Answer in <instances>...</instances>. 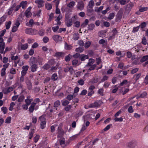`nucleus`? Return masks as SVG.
<instances>
[{"label":"nucleus","mask_w":148,"mask_h":148,"mask_svg":"<svg viewBox=\"0 0 148 148\" xmlns=\"http://www.w3.org/2000/svg\"><path fill=\"white\" fill-rule=\"evenodd\" d=\"M5 46H4V45H3L0 46V53H3V51L5 49Z\"/></svg>","instance_id":"obj_58"},{"label":"nucleus","mask_w":148,"mask_h":148,"mask_svg":"<svg viewBox=\"0 0 148 148\" xmlns=\"http://www.w3.org/2000/svg\"><path fill=\"white\" fill-rule=\"evenodd\" d=\"M46 8L48 10H50L52 8V6L51 4L48 3V4L45 5Z\"/></svg>","instance_id":"obj_52"},{"label":"nucleus","mask_w":148,"mask_h":148,"mask_svg":"<svg viewBox=\"0 0 148 148\" xmlns=\"http://www.w3.org/2000/svg\"><path fill=\"white\" fill-rule=\"evenodd\" d=\"M78 82L79 84L81 86L83 85L84 83V81L83 79H80L78 81Z\"/></svg>","instance_id":"obj_64"},{"label":"nucleus","mask_w":148,"mask_h":148,"mask_svg":"<svg viewBox=\"0 0 148 148\" xmlns=\"http://www.w3.org/2000/svg\"><path fill=\"white\" fill-rule=\"evenodd\" d=\"M46 124V121H41L40 123V127L41 128L43 129L45 128V125Z\"/></svg>","instance_id":"obj_40"},{"label":"nucleus","mask_w":148,"mask_h":148,"mask_svg":"<svg viewBox=\"0 0 148 148\" xmlns=\"http://www.w3.org/2000/svg\"><path fill=\"white\" fill-rule=\"evenodd\" d=\"M75 3L74 1H71L69 3L67 4V6L69 8H71L72 7L74 6L75 5Z\"/></svg>","instance_id":"obj_29"},{"label":"nucleus","mask_w":148,"mask_h":148,"mask_svg":"<svg viewBox=\"0 0 148 148\" xmlns=\"http://www.w3.org/2000/svg\"><path fill=\"white\" fill-rule=\"evenodd\" d=\"M79 34L78 32L75 33L73 34V39L75 40H78L79 38Z\"/></svg>","instance_id":"obj_19"},{"label":"nucleus","mask_w":148,"mask_h":148,"mask_svg":"<svg viewBox=\"0 0 148 148\" xmlns=\"http://www.w3.org/2000/svg\"><path fill=\"white\" fill-rule=\"evenodd\" d=\"M11 117L9 116L5 120V123H11Z\"/></svg>","instance_id":"obj_57"},{"label":"nucleus","mask_w":148,"mask_h":148,"mask_svg":"<svg viewBox=\"0 0 148 148\" xmlns=\"http://www.w3.org/2000/svg\"><path fill=\"white\" fill-rule=\"evenodd\" d=\"M6 68H3L1 70V75L2 77L4 76L5 74Z\"/></svg>","instance_id":"obj_38"},{"label":"nucleus","mask_w":148,"mask_h":148,"mask_svg":"<svg viewBox=\"0 0 148 148\" xmlns=\"http://www.w3.org/2000/svg\"><path fill=\"white\" fill-rule=\"evenodd\" d=\"M140 26L139 25L137 27H134L133 28L132 32L133 33H135V32H137L138 31V30L139 29V28H140Z\"/></svg>","instance_id":"obj_47"},{"label":"nucleus","mask_w":148,"mask_h":148,"mask_svg":"<svg viewBox=\"0 0 148 148\" xmlns=\"http://www.w3.org/2000/svg\"><path fill=\"white\" fill-rule=\"evenodd\" d=\"M148 60V55L143 56L140 59V61L141 62H143Z\"/></svg>","instance_id":"obj_22"},{"label":"nucleus","mask_w":148,"mask_h":148,"mask_svg":"<svg viewBox=\"0 0 148 148\" xmlns=\"http://www.w3.org/2000/svg\"><path fill=\"white\" fill-rule=\"evenodd\" d=\"M37 68V65L35 64H32L30 67L31 70L32 72L36 71Z\"/></svg>","instance_id":"obj_9"},{"label":"nucleus","mask_w":148,"mask_h":148,"mask_svg":"<svg viewBox=\"0 0 148 148\" xmlns=\"http://www.w3.org/2000/svg\"><path fill=\"white\" fill-rule=\"evenodd\" d=\"M28 44L27 43H26L22 45L21 48L22 50H25L28 48Z\"/></svg>","instance_id":"obj_32"},{"label":"nucleus","mask_w":148,"mask_h":148,"mask_svg":"<svg viewBox=\"0 0 148 148\" xmlns=\"http://www.w3.org/2000/svg\"><path fill=\"white\" fill-rule=\"evenodd\" d=\"M147 95V93L145 92H144L142 93L139 96V97L142 98H144Z\"/></svg>","instance_id":"obj_51"},{"label":"nucleus","mask_w":148,"mask_h":148,"mask_svg":"<svg viewBox=\"0 0 148 148\" xmlns=\"http://www.w3.org/2000/svg\"><path fill=\"white\" fill-rule=\"evenodd\" d=\"M89 22L88 20L87 19H86L85 20L84 22L82 23L81 25V27H85L86 26V25H88Z\"/></svg>","instance_id":"obj_17"},{"label":"nucleus","mask_w":148,"mask_h":148,"mask_svg":"<svg viewBox=\"0 0 148 148\" xmlns=\"http://www.w3.org/2000/svg\"><path fill=\"white\" fill-rule=\"evenodd\" d=\"M25 33L27 34L33 35L34 34V30L32 28L26 29L25 30Z\"/></svg>","instance_id":"obj_7"},{"label":"nucleus","mask_w":148,"mask_h":148,"mask_svg":"<svg viewBox=\"0 0 148 148\" xmlns=\"http://www.w3.org/2000/svg\"><path fill=\"white\" fill-rule=\"evenodd\" d=\"M1 110L3 112L4 114H5L7 113L8 111L7 108L5 107H3L1 108Z\"/></svg>","instance_id":"obj_44"},{"label":"nucleus","mask_w":148,"mask_h":148,"mask_svg":"<svg viewBox=\"0 0 148 148\" xmlns=\"http://www.w3.org/2000/svg\"><path fill=\"white\" fill-rule=\"evenodd\" d=\"M84 7V4L82 1L79 3L77 5V8L81 10L83 9Z\"/></svg>","instance_id":"obj_11"},{"label":"nucleus","mask_w":148,"mask_h":148,"mask_svg":"<svg viewBox=\"0 0 148 148\" xmlns=\"http://www.w3.org/2000/svg\"><path fill=\"white\" fill-rule=\"evenodd\" d=\"M93 60H94L92 59H90L89 60V62L86 65V66L88 67L90 66H92L94 62L92 61Z\"/></svg>","instance_id":"obj_14"},{"label":"nucleus","mask_w":148,"mask_h":148,"mask_svg":"<svg viewBox=\"0 0 148 148\" xmlns=\"http://www.w3.org/2000/svg\"><path fill=\"white\" fill-rule=\"evenodd\" d=\"M94 5V2L93 0H91L89 2L88 4L89 7L90 8H92L93 6Z\"/></svg>","instance_id":"obj_37"},{"label":"nucleus","mask_w":148,"mask_h":148,"mask_svg":"<svg viewBox=\"0 0 148 148\" xmlns=\"http://www.w3.org/2000/svg\"><path fill=\"white\" fill-rule=\"evenodd\" d=\"M133 6V4L132 3L128 4L126 7V10L128 12H130Z\"/></svg>","instance_id":"obj_12"},{"label":"nucleus","mask_w":148,"mask_h":148,"mask_svg":"<svg viewBox=\"0 0 148 148\" xmlns=\"http://www.w3.org/2000/svg\"><path fill=\"white\" fill-rule=\"evenodd\" d=\"M77 17L75 16H74L73 17L71 18H70L68 20H67L66 21H68L70 23H72V21L73 20V21H75V20H74V19H76Z\"/></svg>","instance_id":"obj_36"},{"label":"nucleus","mask_w":148,"mask_h":148,"mask_svg":"<svg viewBox=\"0 0 148 148\" xmlns=\"http://www.w3.org/2000/svg\"><path fill=\"white\" fill-rule=\"evenodd\" d=\"M83 112L80 111L77 112L75 113V117L77 118L79 117L83 114Z\"/></svg>","instance_id":"obj_21"},{"label":"nucleus","mask_w":148,"mask_h":148,"mask_svg":"<svg viewBox=\"0 0 148 148\" xmlns=\"http://www.w3.org/2000/svg\"><path fill=\"white\" fill-rule=\"evenodd\" d=\"M27 3V2L26 1H22L20 3L19 5L21 7H22V8L23 9H24Z\"/></svg>","instance_id":"obj_15"},{"label":"nucleus","mask_w":148,"mask_h":148,"mask_svg":"<svg viewBox=\"0 0 148 148\" xmlns=\"http://www.w3.org/2000/svg\"><path fill=\"white\" fill-rule=\"evenodd\" d=\"M91 44V43L90 41H88L86 42L85 45V48H88L90 45Z\"/></svg>","instance_id":"obj_61"},{"label":"nucleus","mask_w":148,"mask_h":148,"mask_svg":"<svg viewBox=\"0 0 148 148\" xmlns=\"http://www.w3.org/2000/svg\"><path fill=\"white\" fill-rule=\"evenodd\" d=\"M123 12V9H120L116 15V21H118L119 20H121L122 17Z\"/></svg>","instance_id":"obj_2"},{"label":"nucleus","mask_w":148,"mask_h":148,"mask_svg":"<svg viewBox=\"0 0 148 148\" xmlns=\"http://www.w3.org/2000/svg\"><path fill=\"white\" fill-rule=\"evenodd\" d=\"M62 140H59L60 141V145H62L65 144V139L64 138H62Z\"/></svg>","instance_id":"obj_60"},{"label":"nucleus","mask_w":148,"mask_h":148,"mask_svg":"<svg viewBox=\"0 0 148 148\" xmlns=\"http://www.w3.org/2000/svg\"><path fill=\"white\" fill-rule=\"evenodd\" d=\"M62 105L63 106H65L68 105V104L69 103V102L67 100H65L64 101H62Z\"/></svg>","instance_id":"obj_41"},{"label":"nucleus","mask_w":148,"mask_h":148,"mask_svg":"<svg viewBox=\"0 0 148 148\" xmlns=\"http://www.w3.org/2000/svg\"><path fill=\"white\" fill-rule=\"evenodd\" d=\"M72 108V106L71 105H68L65 107L64 108V110L66 112L69 111L70 110V109Z\"/></svg>","instance_id":"obj_30"},{"label":"nucleus","mask_w":148,"mask_h":148,"mask_svg":"<svg viewBox=\"0 0 148 148\" xmlns=\"http://www.w3.org/2000/svg\"><path fill=\"white\" fill-rule=\"evenodd\" d=\"M65 48L66 50H70L71 49V46L70 45H68L66 42H65Z\"/></svg>","instance_id":"obj_42"},{"label":"nucleus","mask_w":148,"mask_h":148,"mask_svg":"<svg viewBox=\"0 0 148 148\" xmlns=\"http://www.w3.org/2000/svg\"><path fill=\"white\" fill-rule=\"evenodd\" d=\"M58 78V77L56 73H54L51 76L52 80L55 81L57 80Z\"/></svg>","instance_id":"obj_25"},{"label":"nucleus","mask_w":148,"mask_h":148,"mask_svg":"<svg viewBox=\"0 0 148 148\" xmlns=\"http://www.w3.org/2000/svg\"><path fill=\"white\" fill-rule=\"evenodd\" d=\"M97 65L96 64H94L92 66H90V68L88 69V71H92L95 69V68L96 67Z\"/></svg>","instance_id":"obj_34"},{"label":"nucleus","mask_w":148,"mask_h":148,"mask_svg":"<svg viewBox=\"0 0 148 148\" xmlns=\"http://www.w3.org/2000/svg\"><path fill=\"white\" fill-rule=\"evenodd\" d=\"M114 120H115V121L121 122L123 121V119L121 117L120 118H118L116 117L114 118Z\"/></svg>","instance_id":"obj_63"},{"label":"nucleus","mask_w":148,"mask_h":148,"mask_svg":"<svg viewBox=\"0 0 148 148\" xmlns=\"http://www.w3.org/2000/svg\"><path fill=\"white\" fill-rule=\"evenodd\" d=\"M148 9L147 7H141L139 9V11L141 12H143L147 11Z\"/></svg>","instance_id":"obj_45"},{"label":"nucleus","mask_w":148,"mask_h":148,"mask_svg":"<svg viewBox=\"0 0 148 148\" xmlns=\"http://www.w3.org/2000/svg\"><path fill=\"white\" fill-rule=\"evenodd\" d=\"M103 88H100L98 90V93L99 94H100L102 96L103 95Z\"/></svg>","instance_id":"obj_53"},{"label":"nucleus","mask_w":148,"mask_h":148,"mask_svg":"<svg viewBox=\"0 0 148 148\" xmlns=\"http://www.w3.org/2000/svg\"><path fill=\"white\" fill-rule=\"evenodd\" d=\"M53 17V13H51L49 16V18L48 21H51L52 20Z\"/></svg>","instance_id":"obj_62"},{"label":"nucleus","mask_w":148,"mask_h":148,"mask_svg":"<svg viewBox=\"0 0 148 148\" xmlns=\"http://www.w3.org/2000/svg\"><path fill=\"white\" fill-rule=\"evenodd\" d=\"M81 63V62H80L79 63H78V60L75 59L72 61V64L74 67H76V66L80 65Z\"/></svg>","instance_id":"obj_8"},{"label":"nucleus","mask_w":148,"mask_h":148,"mask_svg":"<svg viewBox=\"0 0 148 148\" xmlns=\"http://www.w3.org/2000/svg\"><path fill=\"white\" fill-rule=\"evenodd\" d=\"M95 27V25L94 24L91 23L88 25V30H92Z\"/></svg>","instance_id":"obj_24"},{"label":"nucleus","mask_w":148,"mask_h":148,"mask_svg":"<svg viewBox=\"0 0 148 148\" xmlns=\"http://www.w3.org/2000/svg\"><path fill=\"white\" fill-rule=\"evenodd\" d=\"M29 66L27 65L23 66L22 68L23 70L21 72V74L23 75H25L27 73V71L28 70Z\"/></svg>","instance_id":"obj_3"},{"label":"nucleus","mask_w":148,"mask_h":148,"mask_svg":"<svg viewBox=\"0 0 148 148\" xmlns=\"http://www.w3.org/2000/svg\"><path fill=\"white\" fill-rule=\"evenodd\" d=\"M82 61H84L86 59L88 58V55H85L84 54L81 55V56L79 58Z\"/></svg>","instance_id":"obj_13"},{"label":"nucleus","mask_w":148,"mask_h":148,"mask_svg":"<svg viewBox=\"0 0 148 148\" xmlns=\"http://www.w3.org/2000/svg\"><path fill=\"white\" fill-rule=\"evenodd\" d=\"M128 111L130 113H132L134 112V110L133 109L132 107V106H130L128 109Z\"/></svg>","instance_id":"obj_59"},{"label":"nucleus","mask_w":148,"mask_h":148,"mask_svg":"<svg viewBox=\"0 0 148 148\" xmlns=\"http://www.w3.org/2000/svg\"><path fill=\"white\" fill-rule=\"evenodd\" d=\"M112 125V124H110L108 125L106 127H105L103 130V131L105 132L107 131L108 130H109L111 126Z\"/></svg>","instance_id":"obj_50"},{"label":"nucleus","mask_w":148,"mask_h":148,"mask_svg":"<svg viewBox=\"0 0 148 148\" xmlns=\"http://www.w3.org/2000/svg\"><path fill=\"white\" fill-rule=\"evenodd\" d=\"M48 63L49 64V65H54L56 63V62L54 59H52L50 60L48 62Z\"/></svg>","instance_id":"obj_23"},{"label":"nucleus","mask_w":148,"mask_h":148,"mask_svg":"<svg viewBox=\"0 0 148 148\" xmlns=\"http://www.w3.org/2000/svg\"><path fill=\"white\" fill-rule=\"evenodd\" d=\"M25 83L27 84V88L28 90H30L32 89V84L30 81L27 79Z\"/></svg>","instance_id":"obj_5"},{"label":"nucleus","mask_w":148,"mask_h":148,"mask_svg":"<svg viewBox=\"0 0 148 148\" xmlns=\"http://www.w3.org/2000/svg\"><path fill=\"white\" fill-rule=\"evenodd\" d=\"M73 95L74 94H73V95L71 94L67 96L66 99L69 101H70L71 99H73Z\"/></svg>","instance_id":"obj_33"},{"label":"nucleus","mask_w":148,"mask_h":148,"mask_svg":"<svg viewBox=\"0 0 148 148\" xmlns=\"http://www.w3.org/2000/svg\"><path fill=\"white\" fill-rule=\"evenodd\" d=\"M13 90V88L12 87H9L6 90V91L4 92V94H7L8 93L10 92Z\"/></svg>","instance_id":"obj_55"},{"label":"nucleus","mask_w":148,"mask_h":148,"mask_svg":"<svg viewBox=\"0 0 148 148\" xmlns=\"http://www.w3.org/2000/svg\"><path fill=\"white\" fill-rule=\"evenodd\" d=\"M146 25H147L146 22H144L141 23L140 24V26L141 28L143 29L144 28H145L146 26Z\"/></svg>","instance_id":"obj_54"},{"label":"nucleus","mask_w":148,"mask_h":148,"mask_svg":"<svg viewBox=\"0 0 148 148\" xmlns=\"http://www.w3.org/2000/svg\"><path fill=\"white\" fill-rule=\"evenodd\" d=\"M81 56V54L78 53H77L75 54H74L73 56L75 59H77L78 58H79Z\"/></svg>","instance_id":"obj_39"},{"label":"nucleus","mask_w":148,"mask_h":148,"mask_svg":"<svg viewBox=\"0 0 148 148\" xmlns=\"http://www.w3.org/2000/svg\"><path fill=\"white\" fill-rule=\"evenodd\" d=\"M62 125L60 124L58 128V135L57 136V138H64V132L62 128Z\"/></svg>","instance_id":"obj_1"},{"label":"nucleus","mask_w":148,"mask_h":148,"mask_svg":"<svg viewBox=\"0 0 148 148\" xmlns=\"http://www.w3.org/2000/svg\"><path fill=\"white\" fill-rule=\"evenodd\" d=\"M34 129H31V132H29V139H31L32 138L33 134L34 133Z\"/></svg>","instance_id":"obj_28"},{"label":"nucleus","mask_w":148,"mask_h":148,"mask_svg":"<svg viewBox=\"0 0 148 148\" xmlns=\"http://www.w3.org/2000/svg\"><path fill=\"white\" fill-rule=\"evenodd\" d=\"M51 66L48 63L45 64L43 66L42 68L44 69L47 70Z\"/></svg>","instance_id":"obj_26"},{"label":"nucleus","mask_w":148,"mask_h":148,"mask_svg":"<svg viewBox=\"0 0 148 148\" xmlns=\"http://www.w3.org/2000/svg\"><path fill=\"white\" fill-rule=\"evenodd\" d=\"M60 102L58 100L55 102L54 103V107H58L60 104Z\"/></svg>","instance_id":"obj_56"},{"label":"nucleus","mask_w":148,"mask_h":148,"mask_svg":"<svg viewBox=\"0 0 148 148\" xmlns=\"http://www.w3.org/2000/svg\"><path fill=\"white\" fill-rule=\"evenodd\" d=\"M115 14L114 13H111L109 14L108 18L110 20L113 19L114 17Z\"/></svg>","instance_id":"obj_31"},{"label":"nucleus","mask_w":148,"mask_h":148,"mask_svg":"<svg viewBox=\"0 0 148 148\" xmlns=\"http://www.w3.org/2000/svg\"><path fill=\"white\" fill-rule=\"evenodd\" d=\"M42 60L43 59L42 58L39 57L38 58L37 60H36V61L38 62L40 65H42Z\"/></svg>","instance_id":"obj_46"},{"label":"nucleus","mask_w":148,"mask_h":148,"mask_svg":"<svg viewBox=\"0 0 148 148\" xmlns=\"http://www.w3.org/2000/svg\"><path fill=\"white\" fill-rule=\"evenodd\" d=\"M25 97L23 95L20 96L18 99V101L19 102H22L24 99Z\"/></svg>","instance_id":"obj_43"},{"label":"nucleus","mask_w":148,"mask_h":148,"mask_svg":"<svg viewBox=\"0 0 148 148\" xmlns=\"http://www.w3.org/2000/svg\"><path fill=\"white\" fill-rule=\"evenodd\" d=\"M84 48L83 47H79L75 49V51L81 53L84 50Z\"/></svg>","instance_id":"obj_20"},{"label":"nucleus","mask_w":148,"mask_h":148,"mask_svg":"<svg viewBox=\"0 0 148 148\" xmlns=\"http://www.w3.org/2000/svg\"><path fill=\"white\" fill-rule=\"evenodd\" d=\"M11 22V21H9L8 22H6L5 23L6 28L7 29H9L10 26Z\"/></svg>","instance_id":"obj_27"},{"label":"nucleus","mask_w":148,"mask_h":148,"mask_svg":"<svg viewBox=\"0 0 148 148\" xmlns=\"http://www.w3.org/2000/svg\"><path fill=\"white\" fill-rule=\"evenodd\" d=\"M141 75V73H140L138 74L137 75L135 74L134 75V76L136 75V77L134 79V80H135V82L134 83V84H135V83L136 82L138 79Z\"/></svg>","instance_id":"obj_48"},{"label":"nucleus","mask_w":148,"mask_h":148,"mask_svg":"<svg viewBox=\"0 0 148 148\" xmlns=\"http://www.w3.org/2000/svg\"><path fill=\"white\" fill-rule=\"evenodd\" d=\"M65 53L63 52H56L55 54V56L57 58L64 57Z\"/></svg>","instance_id":"obj_6"},{"label":"nucleus","mask_w":148,"mask_h":148,"mask_svg":"<svg viewBox=\"0 0 148 148\" xmlns=\"http://www.w3.org/2000/svg\"><path fill=\"white\" fill-rule=\"evenodd\" d=\"M35 2L36 3H38L39 5H40V6H38V7L39 8L42 7L44 6V5H42V4L44 3V1L43 0H36L35 1Z\"/></svg>","instance_id":"obj_10"},{"label":"nucleus","mask_w":148,"mask_h":148,"mask_svg":"<svg viewBox=\"0 0 148 148\" xmlns=\"http://www.w3.org/2000/svg\"><path fill=\"white\" fill-rule=\"evenodd\" d=\"M53 38L56 42L60 41L62 39L61 36L58 35H54L53 36Z\"/></svg>","instance_id":"obj_4"},{"label":"nucleus","mask_w":148,"mask_h":148,"mask_svg":"<svg viewBox=\"0 0 148 148\" xmlns=\"http://www.w3.org/2000/svg\"><path fill=\"white\" fill-rule=\"evenodd\" d=\"M71 56L70 54H69L68 55L66 56L65 57V60L66 62H69L70 60H71Z\"/></svg>","instance_id":"obj_49"},{"label":"nucleus","mask_w":148,"mask_h":148,"mask_svg":"<svg viewBox=\"0 0 148 148\" xmlns=\"http://www.w3.org/2000/svg\"><path fill=\"white\" fill-rule=\"evenodd\" d=\"M98 81V79L97 78H94L92 79L90 81L89 83L90 84H94L95 83L97 82Z\"/></svg>","instance_id":"obj_18"},{"label":"nucleus","mask_w":148,"mask_h":148,"mask_svg":"<svg viewBox=\"0 0 148 148\" xmlns=\"http://www.w3.org/2000/svg\"><path fill=\"white\" fill-rule=\"evenodd\" d=\"M112 32L113 33L112 35V36H115V35H116L117 33H118V31L116 30L115 28H114L112 31Z\"/></svg>","instance_id":"obj_35"},{"label":"nucleus","mask_w":148,"mask_h":148,"mask_svg":"<svg viewBox=\"0 0 148 148\" xmlns=\"http://www.w3.org/2000/svg\"><path fill=\"white\" fill-rule=\"evenodd\" d=\"M94 11L93 9H88L87 10L86 15L88 16H90L92 14V12Z\"/></svg>","instance_id":"obj_16"}]
</instances>
